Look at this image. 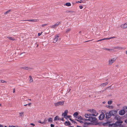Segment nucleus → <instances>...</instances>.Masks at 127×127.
Here are the masks:
<instances>
[{"mask_svg": "<svg viewBox=\"0 0 127 127\" xmlns=\"http://www.w3.org/2000/svg\"><path fill=\"white\" fill-rule=\"evenodd\" d=\"M85 116L86 118L88 119H83L84 121H89L92 123H96L97 122V119L95 117L92 116V114H86L85 115Z\"/></svg>", "mask_w": 127, "mask_h": 127, "instance_id": "1", "label": "nucleus"}, {"mask_svg": "<svg viewBox=\"0 0 127 127\" xmlns=\"http://www.w3.org/2000/svg\"><path fill=\"white\" fill-rule=\"evenodd\" d=\"M117 112L115 110H112L110 111L108 113L107 112L106 113V118L107 119H108L110 118L111 115L114 116L116 114Z\"/></svg>", "mask_w": 127, "mask_h": 127, "instance_id": "2", "label": "nucleus"}, {"mask_svg": "<svg viewBox=\"0 0 127 127\" xmlns=\"http://www.w3.org/2000/svg\"><path fill=\"white\" fill-rule=\"evenodd\" d=\"M89 111L92 113V116H97L98 114V113L94 109H90Z\"/></svg>", "mask_w": 127, "mask_h": 127, "instance_id": "3", "label": "nucleus"}, {"mask_svg": "<svg viewBox=\"0 0 127 127\" xmlns=\"http://www.w3.org/2000/svg\"><path fill=\"white\" fill-rule=\"evenodd\" d=\"M61 22H58L54 25L51 26L50 27L51 28L55 29L60 24Z\"/></svg>", "mask_w": 127, "mask_h": 127, "instance_id": "4", "label": "nucleus"}, {"mask_svg": "<svg viewBox=\"0 0 127 127\" xmlns=\"http://www.w3.org/2000/svg\"><path fill=\"white\" fill-rule=\"evenodd\" d=\"M64 101H59L54 103V105L56 106H58L60 105H63L64 104Z\"/></svg>", "mask_w": 127, "mask_h": 127, "instance_id": "5", "label": "nucleus"}, {"mask_svg": "<svg viewBox=\"0 0 127 127\" xmlns=\"http://www.w3.org/2000/svg\"><path fill=\"white\" fill-rule=\"evenodd\" d=\"M59 36V34L56 35L55 37L53 39V42L54 43L56 42L58 40Z\"/></svg>", "mask_w": 127, "mask_h": 127, "instance_id": "6", "label": "nucleus"}, {"mask_svg": "<svg viewBox=\"0 0 127 127\" xmlns=\"http://www.w3.org/2000/svg\"><path fill=\"white\" fill-rule=\"evenodd\" d=\"M68 113V110H65L64 112L62 114V116H64L65 118H66V116H67Z\"/></svg>", "mask_w": 127, "mask_h": 127, "instance_id": "7", "label": "nucleus"}, {"mask_svg": "<svg viewBox=\"0 0 127 127\" xmlns=\"http://www.w3.org/2000/svg\"><path fill=\"white\" fill-rule=\"evenodd\" d=\"M105 117V114L103 113H102L100 115L99 119V120H102Z\"/></svg>", "mask_w": 127, "mask_h": 127, "instance_id": "8", "label": "nucleus"}, {"mask_svg": "<svg viewBox=\"0 0 127 127\" xmlns=\"http://www.w3.org/2000/svg\"><path fill=\"white\" fill-rule=\"evenodd\" d=\"M91 123L90 122H86L84 121L83 127H88V126L90 125Z\"/></svg>", "mask_w": 127, "mask_h": 127, "instance_id": "9", "label": "nucleus"}, {"mask_svg": "<svg viewBox=\"0 0 127 127\" xmlns=\"http://www.w3.org/2000/svg\"><path fill=\"white\" fill-rule=\"evenodd\" d=\"M119 113L120 115H124L125 114V111L124 109L122 110L119 111Z\"/></svg>", "mask_w": 127, "mask_h": 127, "instance_id": "10", "label": "nucleus"}, {"mask_svg": "<svg viewBox=\"0 0 127 127\" xmlns=\"http://www.w3.org/2000/svg\"><path fill=\"white\" fill-rule=\"evenodd\" d=\"M24 21H28L30 22H35L38 21V19H29L25 20H23Z\"/></svg>", "mask_w": 127, "mask_h": 127, "instance_id": "11", "label": "nucleus"}, {"mask_svg": "<svg viewBox=\"0 0 127 127\" xmlns=\"http://www.w3.org/2000/svg\"><path fill=\"white\" fill-rule=\"evenodd\" d=\"M115 61V59L114 58L109 60V65H111Z\"/></svg>", "mask_w": 127, "mask_h": 127, "instance_id": "12", "label": "nucleus"}, {"mask_svg": "<svg viewBox=\"0 0 127 127\" xmlns=\"http://www.w3.org/2000/svg\"><path fill=\"white\" fill-rule=\"evenodd\" d=\"M121 27L123 28H127V23L124 24L122 25Z\"/></svg>", "mask_w": 127, "mask_h": 127, "instance_id": "13", "label": "nucleus"}, {"mask_svg": "<svg viewBox=\"0 0 127 127\" xmlns=\"http://www.w3.org/2000/svg\"><path fill=\"white\" fill-rule=\"evenodd\" d=\"M61 119L59 118L58 116H56L54 118V121H58L59 120H61Z\"/></svg>", "mask_w": 127, "mask_h": 127, "instance_id": "14", "label": "nucleus"}, {"mask_svg": "<svg viewBox=\"0 0 127 127\" xmlns=\"http://www.w3.org/2000/svg\"><path fill=\"white\" fill-rule=\"evenodd\" d=\"M114 49H117L119 50H121L123 49V48L119 46H115L114 47Z\"/></svg>", "mask_w": 127, "mask_h": 127, "instance_id": "15", "label": "nucleus"}, {"mask_svg": "<svg viewBox=\"0 0 127 127\" xmlns=\"http://www.w3.org/2000/svg\"><path fill=\"white\" fill-rule=\"evenodd\" d=\"M7 38L10 40H15V39L12 37H10L7 36Z\"/></svg>", "mask_w": 127, "mask_h": 127, "instance_id": "16", "label": "nucleus"}, {"mask_svg": "<svg viewBox=\"0 0 127 127\" xmlns=\"http://www.w3.org/2000/svg\"><path fill=\"white\" fill-rule=\"evenodd\" d=\"M64 124L66 126H69L71 125L70 123L69 122L66 121L64 123Z\"/></svg>", "mask_w": 127, "mask_h": 127, "instance_id": "17", "label": "nucleus"}, {"mask_svg": "<svg viewBox=\"0 0 127 127\" xmlns=\"http://www.w3.org/2000/svg\"><path fill=\"white\" fill-rule=\"evenodd\" d=\"M108 82H105V83H103L101 85V86H102L104 87L108 83Z\"/></svg>", "mask_w": 127, "mask_h": 127, "instance_id": "18", "label": "nucleus"}, {"mask_svg": "<svg viewBox=\"0 0 127 127\" xmlns=\"http://www.w3.org/2000/svg\"><path fill=\"white\" fill-rule=\"evenodd\" d=\"M47 119L46 118H45L44 120V121L42 122L43 124H45L47 123Z\"/></svg>", "mask_w": 127, "mask_h": 127, "instance_id": "19", "label": "nucleus"}, {"mask_svg": "<svg viewBox=\"0 0 127 127\" xmlns=\"http://www.w3.org/2000/svg\"><path fill=\"white\" fill-rule=\"evenodd\" d=\"M103 49L104 50H107L109 51H112L113 50V49H112L106 48H103Z\"/></svg>", "mask_w": 127, "mask_h": 127, "instance_id": "20", "label": "nucleus"}, {"mask_svg": "<svg viewBox=\"0 0 127 127\" xmlns=\"http://www.w3.org/2000/svg\"><path fill=\"white\" fill-rule=\"evenodd\" d=\"M29 81L30 82H32L33 81V79L32 77L31 76H29Z\"/></svg>", "mask_w": 127, "mask_h": 127, "instance_id": "21", "label": "nucleus"}, {"mask_svg": "<svg viewBox=\"0 0 127 127\" xmlns=\"http://www.w3.org/2000/svg\"><path fill=\"white\" fill-rule=\"evenodd\" d=\"M123 122L122 121H121V120H119L117 121L116 123V124H122Z\"/></svg>", "mask_w": 127, "mask_h": 127, "instance_id": "22", "label": "nucleus"}, {"mask_svg": "<svg viewBox=\"0 0 127 127\" xmlns=\"http://www.w3.org/2000/svg\"><path fill=\"white\" fill-rule=\"evenodd\" d=\"M78 115V113L77 112H75L73 114V115L74 117H76Z\"/></svg>", "mask_w": 127, "mask_h": 127, "instance_id": "23", "label": "nucleus"}, {"mask_svg": "<svg viewBox=\"0 0 127 127\" xmlns=\"http://www.w3.org/2000/svg\"><path fill=\"white\" fill-rule=\"evenodd\" d=\"M48 121L50 123H51L52 122V119L51 118H49L48 120Z\"/></svg>", "mask_w": 127, "mask_h": 127, "instance_id": "24", "label": "nucleus"}, {"mask_svg": "<svg viewBox=\"0 0 127 127\" xmlns=\"http://www.w3.org/2000/svg\"><path fill=\"white\" fill-rule=\"evenodd\" d=\"M77 120L79 122H80L81 123H84V121H83V120Z\"/></svg>", "mask_w": 127, "mask_h": 127, "instance_id": "25", "label": "nucleus"}, {"mask_svg": "<svg viewBox=\"0 0 127 127\" xmlns=\"http://www.w3.org/2000/svg\"><path fill=\"white\" fill-rule=\"evenodd\" d=\"M65 5L67 6H70L71 5V4L70 2H68L65 3Z\"/></svg>", "mask_w": 127, "mask_h": 127, "instance_id": "26", "label": "nucleus"}, {"mask_svg": "<svg viewBox=\"0 0 127 127\" xmlns=\"http://www.w3.org/2000/svg\"><path fill=\"white\" fill-rule=\"evenodd\" d=\"M71 30V29L70 28H68L66 30V32L67 33L68 32H69V31H70Z\"/></svg>", "mask_w": 127, "mask_h": 127, "instance_id": "27", "label": "nucleus"}, {"mask_svg": "<svg viewBox=\"0 0 127 127\" xmlns=\"http://www.w3.org/2000/svg\"><path fill=\"white\" fill-rule=\"evenodd\" d=\"M113 126L114 127L115 126V124H114L113 123L109 125V126L112 127Z\"/></svg>", "mask_w": 127, "mask_h": 127, "instance_id": "28", "label": "nucleus"}, {"mask_svg": "<svg viewBox=\"0 0 127 127\" xmlns=\"http://www.w3.org/2000/svg\"><path fill=\"white\" fill-rule=\"evenodd\" d=\"M22 68L24 69H25V70H28V67H22Z\"/></svg>", "mask_w": 127, "mask_h": 127, "instance_id": "29", "label": "nucleus"}, {"mask_svg": "<svg viewBox=\"0 0 127 127\" xmlns=\"http://www.w3.org/2000/svg\"><path fill=\"white\" fill-rule=\"evenodd\" d=\"M24 116L23 115V113H20V116L22 117V116Z\"/></svg>", "mask_w": 127, "mask_h": 127, "instance_id": "30", "label": "nucleus"}, {"mask_svg": "<svg viewBox=\"0 0 127 127\" xmlns=\"http://www.w3.org/2000/svg\"><path fill=\"white\" fill-rule=\"evenodd\" d=\"M112 102V101H109L108 102V103L109 104H111Z\"/></svg>", "mask_w": 127, "mask_h": 127, "instance_id": "31", "label": "nucleus"}, {"mask_svg": "<svg viewBox=\"0 0 127 127\" xmlns=\"http://www.w3.org/2000/svg\"><path fill=\"white\" fill-rule=\"evenodd\" d=\"M78 119H80V120H83V119H84V118H83L82 117H81V116H80V117H78Z\"/></svg>", "mask_w": 127, "mask_h": 127, "instance_id": "32", "label": "nucleus"}, {"mask_svg": "<svg viewBox=\"0 0 127 127\" xmlns=\"http://www.w3.org/2000/svg\"><path fill=\"white\" fill-rule=\"evenodd\" d=\"M82 2H83V1L82 0H80V1H78L76 2V3H81Z\"/></svg>", "mask_w": 127, "mask_h": 127, "instance_id": "33", "label": "nucleus"}, {"mask_svg": "<svg viewBox=\"0 0 127 127\" xmlns=\"http://www.w3.org/2000/svg\"><path fill=\"white\" fill-rule=\"evenodd\" d=\"M10 10H7L6 12H5V14H7L9 12H10Z\"/></svg>", "mask_w": 127, "mask_h": 127, "instance_id": "34", "label": "nucleus"}, {"mask_svg": "<svg viewBox=\"0 0 127 127\" xmlns=\"http://www.w3.org/2000/svg\"><path fill=\"white\" fill-rule=\"evenodd\" d=\"M0 81V82L1 83H4L6 82L5 81H4L3 80H1Z\"/></svg>", "mask_w": 127, "mask_h": 127, "instance_id": "35", "label": "nucleus"}, {"mask_svg": "<svg viewBox=\"0 0 127 127\" xmlns=\"http://www.w3.org/2000/svg\"><path fill=\"white\" fill-rule=\"evenodd\" d=\"M71 117V116L70 115H69V116H66V119L67 118H70V117Z\"/></svg>", "mask_w": 127, "mask_h": 127, "instance_id": "36", "label": "nucleus"}, {"mask_svg": "<svg viewBox=\"0 0 127 127\" xmlns=\"http://www.w3.org/2000/svg\"><path fill=\"white\" fill-rule=\"evenodd\" d=\"M42 33V32H41V33H38V36H40L41 34Z\"/></svg>", "mask_w": 127, "mask_h": 127, "instance_id": "37", "label": "nucleus"}, {"mask_svg": "<svg viewBox=\"0 0 127 127\" xmlns=\"http://www.w3.org/2000/svg\"><path fill=\"white\" fill-rule=\"evenodd\" d=\"M79 7L80 9H82L83 8V7L82 5H80L79 6Z\"/></svg>", "mask_w": 127, "mask_h": 127, "instance_id": "38", "label": "nucleus"}, {"mask_svg": "<svg viewBox=\"0 0 127 127\" xmlns=\"http://www.w3.org/2000/svg\"><path fill=\"white\" fill-rule=\"evenodd\" d=\"M103 40V39H100V40H98L97 41H96V42H99V41H102V40Z\"/></svg>", "mask_w": 127, "mask_h": 127, "instance_id": "39", "label": "nucleus"}, {"mask_svg": "<svg viewBox=\"0 0 127 127\" xmlns=\"http://www.w3.org/2000/svg\"><path fill=\"white\" fill-rule=\"evenodd\" d=\"M47 25V24H43L42 25V27H43Z\"/></svg>", "mask_w": 127, "mask_h": 127, "instance_id": "40", "label": "nucleus"}, {"mask_svg": "<svg viewBox=\"0 0 127 127\" xmlns=\"http://www.w3.org/2000/svg\"><path fill=\"white\" fill-rule=\"evenodd\" d=\"M68 12L70 13H74V11H70Z\"/></svg>", "mask_w": 127, "mask_h": 127, "instance_id": "41", "label": "nucleus"}, {"mask_svg": "<svg viewBox=\"0 0 127 127\" xmlns=\"http://www.w3.org/2000/svg\"><path fill=\"white\" fill-rule=\"evenodd\" d=\"M51 127H54V125H53V124H51Z\"/></svg>", "mask_w": 127, "mask_h": 127, "instance_id": "42", "label": "nucleus"}, {"mask_svg": "<svg viewBox=\"0 0 127 127\" xmlns=\"http://www.w3.org/2000/svg\"><path fill=\"white\" fill-rule=\"evenodd\" d=\"M103 40L110 39H109V38H103Z\"/></svg>", "mask_w": 127, "mask_h": 127, "instance_id": "43", "label": "nucleus"}, {"mask_svg": "<svg viewBox=\"0 0 127 127\" xmlns=\"http://www.w3.org/2000/svg\"><path fill=\"white\" fill-rule=\"evenodd\" d=\"M115 37H113V36L112 37H111L110 38H109V39H112V38H115Z\"/></svg>", "mask_w": 127, "mask_h": 127, "instance_id": "44", "label": "nucleus"}, {"mask_svg": "<svg viewBox=\"0 0 127 127\" xmlns=\"http://www.w3.org/2000/svg\"><path fill=\"white\" fill-rule=\"evenodd\" d=\"M30 125H32L33 126H35L34 124H33V123H31L30 124Z\"/></svg>", "mask_w": 127, "mask_h": 127, "instance_id": "45", "label": "nucleus"}, {"mask_svg": "<svg viewBox=\"0 0 127 127\" xmlns=\"http://www.w3.org/2000/svg\"><path fill=\"white\" fill-rule=\"evenodd\" d=\"M15 127V126H9V127Z\"/></svg>", "mask_w": 127, "mask_h": 127, "instance_id": "46", "label": "nucleus"}, {"mask_svg": "<svg viewBox=\"0 0 127 127\" xmlns=\"http://www.w3.org/2000/svg\"><path fill=\"white\" fill-rule=\"evenodd\" d=\"M38 123H40L41 124H42V122H41L40 120H39V121H38Z\"/></svg>", "mask_w": 127, "mask_h": 127, "instance_id": "47", "label": "nucleus"}, {"mask_svg": "<svg viewBox=\"0 0 127 127\" xmlns=\"http://www.w3.org/2000/svg\"><path fill=\"white\" fill-rule=\"evenodd\" d=\"M61 121H64V118H62L61 119Z\"/></svg>", "mask_w": 127, "mask_h": 127, "instance_id": "48", "label": "nucleus"}, {"mask_svg": "<svg viewBox=\"0 0 127 127\" xmlns=\"http://www.w3.org/2000/svg\"><path fill=\"white\" fill-rule=\"evenodd\" d=\"M15 92V89H14L13 90V93H14Z\"/></svg>", "mask_w": 127, "mask_h": 127, "instance_id": "49", "label": "nucleus"}, {"mask_svg": "<svg viewBox=\"0 0 127 127\" xmlns=\"http://www.w3.org/2000/svg\"><path fill=\"white\" fill-rule=\"evenodd\" d=\"M71 122L72 123H75V122L73 121V120H72V121H71Z\"/></svg>", "mask_w": 127, "mask_h": 127, "instance_id": "50", "label": "nucleus"}, {"mask_svg": "<svg viewBox=\"0 0 127 127\" xmlns=\"http://www.w3.org/2000/svg\"><path fill=\"white\" fill-rule=\"evenodd\" d=\"M125 122L126 123H127V119L125 120Z\"/></svg>", "mask_w": 127, "mask_h": 127, "instance_id": "51", "label": "nucleus"}, {"mask_svg": "<svg viewBox=\"0 0 127 127\" xmlns=\"http://www.w3.org/2000/svg\"><path fill=\"white\" fill-rule=\"evenodd\" d=\"M3 126L2 125H0V127H3Z\"/></svg>", "mask_w": 127, "mask_h": 127, "instance_id": "52", "label": "nucleus"}, {"mask_svg": "<svg viewBox=\"0 0 127 127\" xmlns=\"http://www.w3.org/2000/svg\"><path fill=\"white\" fill-rule=\"evenodd\" d=\"M31 104V103H29L28 104V105L30 106Z\"/></svg>", "mask_w": 127, "mask_h": 127, "instance_id": "53", "label": "nucleus"}, {"mask_svg": "<svg viewBox=\"0 0 127 127\" xmlns=\"http://www.w3.org/2000/svg\"><path fill=\"white\" fill-rule=\"evenodd\" d=\"M77 127H81V126H77Z\"/></svg>", "mask_w": 127, "mask_h": 127, "instance_id": "54", "label": "nucleus"}, {"mask_svg": "<svg viewBox=\"0 0 127 127\" xmlns=\"http://www.w3.org/2000/svg\"><path fill=\"white\" fill-rule=\"evenodd\" d=\"M69 120L71 121H72V120L71 118L69 119Z\"/></svg>", "mask_w": 127, "mask_h": 127, "instance_id": "55", "label": "nucleus"}, {"mask_svg": "<svg viewBox=\"0 0 127 127\" xmlns=\"http://www.w3.org/2000/svg\"><path fill=\"white\" fill-rule=\"evenodd\" d=\"M27 105H28V104H26L24 105V106H26Z\"/></svg>", "mask_w": 127, "mask_h": 127, "instance_id": "56", "label": "nucleus"}, {"mask_svg": "<svg viewBox=\"0 0 127 127\" xmlns=\"http://www.w3.org/2000/svg\"><path fill=\"white\" fill-rule=\"evenodd\" d=\"M126 54L127 55V51H126Z\"/></svg>", "mask_w": 127, "mask_h": 127, "instance_id": "57", "label": "nucleus"}, {"mask_svg": "<svg viewBox=\"0 0 127 127\" xmlns=\"http://www.w3.org/2000/svg\"><path fill=\"white\" fill-rule=\"evenodd\" d=\"M105 103V101L103 102V104H104Z\"/></svg>", "mask_w": 127, "mask_h": 127, "instance_id": "58", "label": "nucleus"}, {"mask_svg": "<svg viewBox=\"0 0 127 127\" xmlns=\"http://www.w3.org/2000/svg\"><path fill=\"white\" fill-rule=\"evenodd\" d=\"M125 107L127 109V106H125Z\"/></svg>", "mask_w": 127, "mask_h": 127, "instance_id": "59", "label": "nucleus"}, {"mask_svg": "<svg viewBox=\"0 0 127 127\" xmlns=\"http://www.w3.org/2000/svg\"><path fill=\"white\" fill-rule=\"evenodd\" d=\"M122 127H127V126H124Z\"/></svg>", "mask_w": 127, "mask_h": 127, "instance_id": "60", "label": "nucleus"}, {"mask_svg": "<svg viewBox=\"0 0 127 127\" xmlns=\"http://www.w3.org/2000/svg\"><path fill=\"white\" fill-rule=\"evenodd\" d=\"M69 127H74L73 126H70Z\"/></svg>", "mask_w": 127, "mask_h": 127, "instance_id": "61", "label": "nucleus"}, {"mask_svg": "<svg viewBox=\"0 0 127 127\" xmlns=\"http://www.w3.org/2000/svg\"><path fill=\"white\" fill-rule=\"evenodd\" d=\"M29 100H31V99H29Z\"/></svg>", "mask_w": 127, "mask_h": 127, "instance_id": "62", "label": "nucleus"}, {"mask_svg": "<svg viewBox=\"0 0 127 127\" xmlns=\"http://www.w3.org/2000/svg\"><path fill=\"white\" fill-rule=\"evenodd\" d=\"M81 31H80L79 32V33H81Z\"/></svg>", "mask_w": 127, "mask_h": 127, "instance_id": "63", "label": "nucleus"}, {"mask_svg": "<svg viewBox=\"0 0 127 127\" xmlns=\"http://www.w3.org/2000/svg\"><path fill=\"white\" fill-rule=\"evenodd\" d=\"M4 127H7L6 126H5Z\"/></svg>", "mask_w": 127, "mask_h": 127, "instance_id": "64", "label": "nucleus"}]
</instances>
